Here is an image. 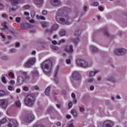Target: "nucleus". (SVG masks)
Returning a JSON list of instances; mask_svg holds the SVG:
<instances>
[{
  "label": "nucleus",
  "instance_id": "nucleus-1",
  "mask_svg": "<svg viewBox=\"0 0 127 127\" xmlns=\"http://www.w3.org/2000/svg\"><path fill=\"white\" fill-rule=\"evenodd\" d=\"M65 15V10L62 8L58 10L56 13V19L59 23L63 24V25H69L72 22V20L70 19V17H67L64 18L63 16Z\"/></svg>",
  "mask_w": 127,
  "mask_h": 127
},
{
  "label": "nucleus",
  "instance_id": "nucleus-2",
  "mask_svg": "<svg viewBox=\"0 0 127 127\" xmlns=\"http://www.w3.org/2000/svg\"><path fill=\"white\" fill-rule=\"evenodd\" d=\"M42 69L45 74H48L52 70V61L48 60L43 62L41 64Z\"/></svg>",
  "mask_w": 127,
  "mask_h": 127
},
{
  "label": "nucleus",
  "instance_id": "nucleus-3",
  "mask_svg": "<svg viewBox=\"0 0 127 127\" xmlns=\"http://www.w3.org/2000/svg\"><path fill=\"white\" fill-rule=\"evenodd\" d=\"M35 101V98H34L33 95L30 94L26 97L25 104L26 106H32V105L34 103Z\"/></svg>",
  "mask_w": 127,
  "mask_h": 127
},
{
  "label": "nucleus",
  "instance_id": "nucleus-4",
  "mask_svg": "<svg viewBox=\"0 0 127 127\" xmlns=\"http://www.w3.org/2000/svg\"><path fill=\"white\" fill-rule=\"evenodd\" d=\"M36 62V59L35 57L30 58L24 64V67L25 68H31Z\"/></svg>",
  "mask_w": 127,
  "mask_h": 127
},
{
  "label": "nucleus",
  "instance_id": "nucleus-5",
  "mask_svg": "<svg viewBox=\"0 0 127 127\" xmlns=\"http://www.w3.org/2000/svg\"><path fill=\"white\" fill-rule=\"evenodd\" d=\"M126 53H127V50L124 48L117 49L114 52L115 55H117V56H123Z\"/></svg>",
  "mask_w": 127,
  "mask_h": 127
},
{
  "label": "nucleus",
  "instance_id": "nucleus-6",
  "mask_svg": "<svg viewBox=\"0 0 127 127\" xmlns=\"http://www.w3.org/2000/svg\"><path fill=\"white\" fill-rule=\"evenodd\" d=\"M23 2H24V0H13L12 5L13 6L14 5V7H10L9 10H15V9L17 8L16 4H18V3H22Z\"/></svg>",
  "mask_w": 127,
  "mask_h": 127
},
{
  "label": "nucleus",
  "instance_id": "nucleus-7",
  "mask_svg": "<svg viewBox=\"0 0 127 127\" xmlns=\"http://www.w3.org/2000/svg\"><path fill=\"white\" fill-rule=\"evenodd\" d=\"M7 23L6 21H4L1 23L2 26L3 28L1 29L2 31H4V32H6V33H10V32H11V31L9 30V27L7 25Z\"/></svg>",
  "mask_w": 127,
  "mask_h": 127
},
{
  "label": "nucleus",
  "instance_id": "nucleus-8",
  "mask_svg": "<svg viewBox=\"0 0 127 127\" xmlns=\"http://www.w3.org/2000/svg\"><path fill=\"white\" fill-rule=\"evenodd\" d=\"M8 106V101L7 100L0 99V107L2 108V109H6L7 107Z\"/></svg>",
  "mask_w": 127,
  "mask_h": 127
},
{
  "label": "nucleus",
  "instance_id": "nucleus-9",
  "mask_svg": "<svg viewBox=\"0 0 127 127\" xmlns=\"http://www.w3.org/2000/svg\"><path fill=\"white\" fill-rule=\"evenodd\" d=\"M34 116L32 115H28L25 117L24 121L26 123H31L33 121H34Z\"/></svg>",
  "mask_w": 127,
  "mask_h": 127
},
{
  "label": "nucleus",
  "instance_id": "nucleus-10",
  "mask_svg": "<svg viewBox=\"0 0 127 127\" xmlns=\"http://www.w3.org/2000/svg\"><path fill=\"white\" fill-rule=\"evenodd\" d=\"M114 127V122L111 120H107L105 121L102 127Z\"/></svg>",
  "mask_w": 127,
  "mask_h": 127
},
{
  "label": "nucleus",
  "instance_id": "nucleus-11",
  "mask_svg": "<svg viewBox=\"0 0 127 127\" xmlns=\"http://www.w3.org/2000/svg\"><path fill=\"white\" fill-rule=\"evenodd\" d=\"M72 77L75 81H79V80L81 79V74L78 71L73 72Z\"/></svg>",
  "mask_w": 127,
  "mask_h": 127
},
{
  "label": "nucleus",
  "instance_id": "nucleus-12",
  "mask_svg": "<svg viewBox=\"0 0 127 127\" xmlns=\"http://www.w3.org/2000/svg\"><path fill=\"white\" fill-rule=\"evenodd\" d=\"M50 3L53 6H59L61 4V1L60 0H50Z\"/></svg>",
  "mask_w": 127,
  "mask_h": 127
},
{
  "label": "nucleus",
  "instance_id": "nucleus-13",
  "mask_svg": "<svg viewBox=\"0 0 127 127\" xmlns=\"http://www.w3.org/2000/svg\"><path fill=\"white\" fill-rule=\"evenodd\" d=\"M73 51V46L72 45H68L64 47V51L67 53H72Z\"/></svg>",
  "mask_w": 127,
  "mask_h": 127
},
{
  "label": "nucleus",
  "instance_id": "nucleus-14",
  "mask_svg": "<svg viewBox=\"0 0 127 127\" xmlns=\"http://www.w3.org/2000/svg\"><path fill=\"white\" fill-rule=\"evenodd\" d=\"M89 50L92 54H95L99 51V49L94 46H90L89 47Z\"/></svg>",
  "mask_w": 127,
  "mask_h": 127
},
{
  "label": "nucleus",
  "instance_id": "nucleus-15",
  "mask_svg": "<svg viewBox=\"0 0 127 127\" xmlns=\"http://www.w3.org/2000/svg\"><path fill=\"white\" fill-rule=\"evenodd\" d=\"M24 83V78L22 76H19L17 78L16 84L18 86H20Z\"/></svg>",
  "mask_w": 127,
  "mask_h": 127
},
{
  "label": "nucleus",
  "instance_id": "nucleus-16",
  "mask_svg": "<svg viewBox=\"0 0 127 127\" xmlns=\"http://www.w3.org/2000/svg\"><path fill=\"white\" fill-rule=\"evenodd\" d=\"M31 25L28 23H23L21 24L20 25L21 29H27V28H31Z\"/></svg>",
  "mask_w": 127,
  "mask_h": 127
},
{
  "label": "nucleus",
  "instance_id": "nucleus-17",
  "mask_svg": "<svg viewBox=\"0 0 127 127\" xmlns=\"http://www.w3.org/2000/svg\"><path fill=\"white\" fill-rule=\"evenodd\" d=\"M98 73H100V70H91L89 71V77H95Z\"/></svg>",
  "mask_w": 127,
  "mask_h": 127
},
{
  "label": "nucleus",
  "instance_id": "nucleus-18",
  "mask_svg": "<svg viewBox=\"0 0 127 127\" xmlns=\"http://www.w3.org/2000/svg\"><path fill=\"white\" fill-rule=\"evenodd\" d=\"M31 76L33 79L34 78H36V77H39V72L37 70H33L31 71Z\"/></svg>",
  "mask_w": 127,
  "mask_h": 127
},
{
  "label": "nucleus",
  "instance_id": "nucleus-19",
  "mask_svg": "<svg viewBox=\"0 0 127 127\" xmlns=\"http://www.w3.org/2000/svg\"><path fill=\"white\" fill-rule=\"evenodd\" d=\"M91 66V64H90L88 62L83 60L82 61V63L81 64V66L82 68H87L88 67H90Z\"/></svg>",
  "mask_w": 127,
  "mask_h": 127
},
{
  "label": "nucleus",
  "instance_id": "nucleus-20",
  "mask_svg": "<svg viewBox=\"0 0 127 127\" xmlns=\"http://www.w3.org/2000/svg\"><path fill=\"white\" fill-rule=\"evenodd\" d=\"M82 63L83 60L81 59H78L75 61V64L76 65V66H78V67H81Z\"/></svg>",
  "mask_w": 127,
  "mask_h": 127
},
{
  "label": "nucleus",
  "instance_id": "nucleus-21",
  "mask_svg": "<svg viewBox=\"0 0 127 127\" xmlns=\"http://www.w3.org/2000/svg\"><path fill=\"white\" fill-rule=\"evenodd\" d=\"M51 90V88L50 87H48L47 88H46L45 91V94L46 96H47L48 97H49L50 96V91Z\"/></svg>",
  "mask_w": 127,
  "mask_h": 127
},
{
  "label": "nucleus",
  "instance_id": "nucleus-22",
  "mask_svg": "<svg viewBox=\"0 0 127 127\" xmlns=\"http://www.w3.org/2000/svg\"><path fill=\"white\" fill-rule=\"evenodd\" d=\"M13 124L12 125L11 123H8V127H12L14 126V127H16L17 126V122L16 120H13Z\"/></svg>",
  "mask_w": 127,
  "mask_h": 127
},
{
  "label": "nucleus",
  "instance_id": "nucleus-23",
  "mask_svg": "<svg viewBox=\"0 0 127 127\" xmlns=\"http://www.w3.org/2000/svg\"><path fill=\"white\" fill-rule=\"evenodd\" d=\"M7 75L5 74H3L2 75L1 77V81L3 83V84H6V79L5 78V77H6Z\"/></svg>",
  "mask_w": 127,
  "mask_h": 127
},
{
  "label": "nucleus",
  "instance_id": "nucleus-24",
  "mask_svg": "<svg viewBox=\"0 0 127 127\" xmlns=\"http://www.w3.org/2000/svg\"><path fill=\"white\" fill-rule=\"evenodd\" d=\"M114 77L113 76V75H108L107 78H106V81H113L114 79Z\"/></svg>",
  "mask_w": 127,
  "mask_h": 127
},
{
  "label": "nucleus",
  "instance_id": "nucleus-25",
  "mask_svg": "<svg viewBox=\"0 0 127 127\" xmlns=\"http://www.w3.org/2000/svg\"><path fill=\"white\" fill-rule=\"evenodd\" d=\"M7 122V119L6 118H2L0 121V126H2V125H4Z\"/></svg>",
  "mask_w": 127,
  "mask_h": 127
},
{
  "label": "nucleus",
  "instance_id": "nucleus-26",
  "mask_svg": "<svg viewBox=\"0 0 127 127\" xmlns=\"http://www.w3.org/2000/svg\"><path fill=\"white\" fill-rule=\"evenodd\" d=\"M71 41L74 42L75 44H77V43H78L80 41V39H79L78 37H77L76 39L71 38Z\"/></svg>",
  "mask_w": 127,
  "mask_h": 127
},
{
  "label": "nucleus",
  "instance_id": "nucleus-27",
  "mask_svg": "<svg viewBox=\"0 0 127 127\" xmlns=\"http://www.w3.org/2000/svg\"><path fill=\"white\" fill-rule=\"evenodd\" d=\"M34 2L38 5H41L43 3V0H34Z\"/></svg>",
  "mask_w": 127,
  "mask_h": 127
},
{
  "label": "nucleus",
  "instance_id": "nucleus-28",
  "mask_svg": "<svg viewBox=\"0 0 127 127\" xmlns=\"http://www.w3.org/2000/svg\"><path fill=\"white\" fill-rule=\"evenodd\" d=\"M60 35L61 36H66V31L64 29L61 30L60 31Z\"/></svg>",
  "mask_w": 127,
  "mask_h": 127
},
{
  "label": "nucleus",
  "instance_id": "nucleus-29",
  "mask_svg": "<svg viewBox=\"0 0 127 127\" xmlns=\"http://www.w3.org/2000/svg\"><path fill=\"white\" fill-rule=\"evenodd\" d=\"M71 114L73 115L74 117H77L78 116V114H77V111L75 110V109L72 110L71 111Z\"/></svg>",
  "mask_w": 127,
  "mask_h": 127
},
{
  "label": "nucleus",
  "instance_id": "nucleus-30",
  "mask_svg": "<svg viewBox=\"0 0 127 127\" xmlns=\"http://www.w3.org/2000/svg\"><path fill=\"white\" fill-rule=\"evenodd\" d=\"M52 32H53V30H52V28L50 29H46L45 31V34L48 33L49 34L52 33Z\"/></svg>",
  "mask_w": 127,
  "mask_h": 127
},
{
  "label": "nucleus",
  "instance_id": "nucleus-31",
  "mask_svg": "<svg viewBox=\"0 0 127 127\" xmlns=\"http://www.w3.org/2000/svg\"><path fill=\"white\" fill-rule=\"evenodd\" d=\"M42 27H43V28H46V27H47V26H48V24H47V23L43 22L41 23Z\"/></svg>",
  "mask_w": 127,
  "mask_h": 127
},
{
  "label": "nucleus",
  "instance_id": "nucleus-32",
  "mask_svg": "<svg viewBox=\"0 0 127 127\" xmlns=\"http://www.w3.org/2000/svg\"><path fill=\"white\" fill-rule=\"evenodd\" d=\"M95 81H96V79H95V78H90L87 80V82L88 83H94V82H95Z\"/></svg>",
  "mask_w": 127,
  "mask_h": 127
},
{
  "label": "nucleus",
  "instance_id": "nucleus-33",
  "mask_svg": "<svg viewBox=\"0 0 127 127\" xmlns=\"http://www.w3.org/2000/svg\"><path fill=\"white\" fill-rule=\"evenodd\" d=\"M52 29L53 30H56L58 28V25L55 24L52 26Z\"/></svg>",
  "mask_w": 127,
  "mask_h": 127
},
{
  "label": "nucleus",
  "instance_id": "nucleus-34",
  "mask_svg": "<svg viewBox=\"0 0 127 127\" xmlns=\"http://www.w3.org/2000/svg\"><path fill=\"white\" fill-rule=\"evenodd\" d=\"M51 48L53 49V50H55V51H57L58 50V49H59V48L58 47L53 46V45L51 46Z\"/></svg>",
  "mask_w": 127,
  "mask_h": 127
},
{
  "label": "nucleus",
  "instance_id": "nucleus-35",
  "mask_svg": "<svg viewBox=\"0 0 127 127\" xmlns=\"http://www.w3.org/2000/svg\"><path fill=\"white\" fill-rule=\"evenodd\" d=\"M59 70V67H57L55 70V73H54V76L55 77H57V74H58V71Z\"/></svg>",
  "mask_w": 127,
  "mask_h": 127
},
{
  "label": "nucleus",
  "instance_id": "nucleus-36",
  "mask_svg": "<svg viewBox=\"0 0 127 127\" xmlns=\"http://www.w3.org/2000/svg\"><path fill=\"white\" fill-rule=\"evenodd\" d=\"M65 42L66 41L64 39H61L59 41L58 43V45H61L62 43H65Z\"/></svg>",
  "mask_w": 127,
  "mask_h": 127
},
{
  "label": "nucleus",
  "instance_id": "nucleus-37",
  "mask_svg": "<svg viewBox=\"0 0 127 127\" xmlns=\"http://www.w3.org/2000/svg\"><path fill=\"white\" fill-rule=\"evenodd\" d=\"M65 62L66 64H68V65H71V59H67L65 60Z\"/></svg>",
  "mask_w": 127,
  "mask_h": 127
},
{
  "label": "nucleus",
  "instance_id": "nucleus-38",
  "mask_svg": "<svg viewBox=\"0 0 127 127\" xmlns=\"http://www.w3.org/2000/svg\"><path fill=\"white\" fill-rule=\"evenodd\" d=\"M15 105L18 108H20V106H21V103L19 101H17L15 103Z\"/></svg>",
  "mask_w": 127,
  "mask_h": 127
},
{
  "label": "nucleus",
  "instance_id": "nucleus-39",
  "mask_svg": "<svg viewBox=\"0 0 127 127\" xmlns=\"http://www.w3.org/2000/svg\"><path fill=\"white\" fill-rule=\"evenodd\" d=\"M16 51L17 50L15 48H12L10 50V52H11V53H15Z\"/></svg>",
  "mask_w": 127,
  "mask_h": 127
},
{
  "label": "nucleus",
  "instance_id": "nucleus-40",
  "mask_svg": "<svg viewBox=\"0 0 127 127\" xmlns=\"http://www.w3.org/2000/svg\"><path fill=\"white\" fill-rule=\"evenodd\" d=\"M31 17H34L35 16V11L34 10L31 11Z\"/></svg>",
  "mask_w": 127,
  "mask_h": 127
},
{
  "label": "nucleus",
  "instance_id": "nucleus-41",
  "mask_svg": "<svg viewBox=\"0 0 127 127\" xmlns=\"http://www.w3.org/2000/svg\"><path fill=\"white\" fill-rule=\"evenodd\" d=\"M8 76L11 78H12V79H14V74L12 72H9Z\"/></svg>",
  "mask_w": 127,
  "mask_h": 127
},
{
  "label": "nucleus",
  "instance_id": "nucleus-42",
  "mask_svg": "<svg viewBox=\"0 0 127 127\" xmlns=\"http://www.w3.org/2000/svg\"><path fill=\"white\" fill-rule=\"evenodd\" d=\"M1 60H8V57L6 56H3L1 57Z\"/></svg>",
  "mask_w": 127,
  "mask_h": 127
},
{
  "label": "nucleus",
  "instance_id": "nucleus-43",
  "mask_svg": "<svg viewBox=\"0 0 127 127\" xmlns=\"http://www.w3.org/2000/svg\"><path fill=\"white\" fill-rule=\"evenodd\" d=\"M4 95H5L4 91L0 90V97H3V96H4Z\"/></svg>",
  "mask_w": 127,
  "mask_h": 127
},
{
  "label": "nucleus",
  "instance_id": "nucleus-44",
  "mask_svg": "<svg viewBox=\"0 0 127 127\" xmlns=\"http://www.w3.org/2000/svg\"><path fill=\"white\" fill-rule=\"evenodd\" d=\"M68 109H71L73 107V103L72 102L70 101L68 104Z\"/></svg>",
  "mask_w": 127,
  "mask_h": 127
},
{
  "label": "nucleus",
  "instance_id": "nucleus-45",
  "mask_svg": "<svg viewBox=\"0 0 127 127\" xmlns=\"http://www.w3.org/2000/svg\"><path fill=\"white\" fill-rule=\"evenodd\" d=\"M103 33H104V34L106 35V36H109V33L108 32V30H104Z\"/></svg>",
  "mask_w": 127,
  "mask_h": 127
},
{
  "label": "nucleus",
  "instance_id": "nucleus-46",
  "mask_svg": "<svg viewBox=\"0 0 127 127\" xmlns=\"http://www.w3.org/2000/svg\"><path fill=\"white\" fill-rule=\"evenodd\" d=\"M92 5H93V6H98L99 5V2L98 1L94 2Z\"/></svg>",
  "mask_w": 127,
  "mask_h": 127
},
{
  "label": "nucleus",
  "instance_id": "nucleus-47",
  "mask_svg": "<svg viewBox=\"0 0 127 127\" xmlns=\"http://www.w3.org/2000/svg\"><path fill=\"white\" fill-rule=\"evenodd\" d=\"M24 9H28L30 8V5L27 4L24 6Z\"/></svg>",
  "mask_w": 127,
  "mask_h": 127
},
{
  "label": "nucleus",
  "instance_id": "nucleus-48",
  "mask_svg": "<svg viewBox=\"0 0 127 127\" xmlns=\"http://www.w3.org/2000/svg\"><path fill=\"white\" fill-rule=\"evenodd\" d=\"M9 83L10 85H14V84H15V81L13 80H11L9 81Z\"/></svg>",
  "mask_w": 127,
  "mask_h": 127
},
{
  "label": "nucleus",
  "instance_id": "nucleus-49",
  "mask_svg": "<svg viewBox=\"0 0 127 127\" xmlns=\"http://www.w3.org/2000/svg\"><path fill=\"white\" fill-rule=\"evenodd\" d=\"M74 34L76 36H79V35H80V32H79L78 30L75 31L74 32Z\"/></svg>",
  "mask_w": 127,
  "mask_h": 127
},
{
  "label": "nucleus",
  "instance_id": "nucleus-50",
  "mask_svg": "<svg viewBox=\"0 0 127 127\" xmlns=\"http://www.w3.org/2000/svg\"><path fill=\"white\" fill-rule=\"evenodd\" d=\"M42 14L44 15H46V14H47V11L46 10H43L42 11Z\"/></svg>",
  "mask_w": 127,
  "mask_h": 127
},
{
  "label": "nucleus",
  "instance_id": "nucleus-51",
  "mask_svg": "<svg viewBox=\"0 0 127 127\" xmlns=\"http://www.w3.org/2000/svg\"><path fill=\"white\" fill-rule=\"evenodd\" d=\"M21 19L19 17H17L16 18V22H20Z\"/></svg>",
  "mask_w": 127,
  "mask_h": 127
},
{
  "label": "nucleus",
  "instance_id": "nucleus-52",
  "mask_svg": "<svg viewBox=\"0 0 127 127\" xmlns=\"http://www.w3.org/2000/svg\"><path fill=\"white\" fill-rule=\"evenodd\" d=\"M19 46H20V43L17 42V43H16L15 44V47L16 48H18V47H19Z\"/></svg>",
  "mask_w": 127,
  "mask_h": 127
},
{
  "label": "nucleus",
  "instance_id": "nucleus-53",
  "mask_svg": "<svg viewBox=\"0 0 127 127\" xmlns=\"http://www.w3.org/2000/svg\"><path fill=\"white\" fill-rule=\"evenodd\" d=\"M25 80H29L30 79V76L27 75L24 77Z\"/></svg>",
  "mask_w": 127,
  "mask_h": 127
},
{
  "label": "nucleus",
  "instance_id": "nucleus-54",
  "mask_svg": "<svg viewBox=\"0 0 127 127\" xmlns=\"http://www.w3.org/2000/svg\"><path fill=\"white\" fill-rule=\"evenodd\" d=\"M89 89L90 91H94L95 89V87L94 86V85H91L90 86Z\"/></svg>",
  "mask_w": 127,
  "mask_h": 127
},
{
  "label": "nucleus",
  "instance_id": "nucleus-55",
  "mask_svg": "<svg viewBox=\"0 0 127 127\" xmlns=\"http://www.w3.org/2000/svg\"><path fill=\"white\" fill-rule=\"evenodd\" d=\"M0 36H1L3 39H5V36L2 34V33H0Z\"/></svg>",
  "mask_w": 127,
  "mask_h": 127
},
{
  "label": "nucleus",
  "instance_id": "nucleus-56",
  "mask_svg": "<svg viewBox=\"0 0 127 127\" xmlns=\"http://www.w3.org/2000/svg\"><path fill=\"white\" fill-rule=\"evenodd\" d=\"M53 110H54L53 107H50V108L48 109V111L49 113H50V112H51L52 111H53Z\"/></svg>",
  "mask_w": 127,
  "mask_h": 127
},
{
  "label": "nucleus",
  "instance_id": "nucleus-57",
  "mask_svg": "<svg viewBox=\"0 0 127 127\" xmlns=\"http://www.w3.org/2000/svg\"><path fill=\"white\" fill-rule=\"evenodd\" d=\"M39 19H42L43 20H45V19H46V18H45L44 17V16H42V15H40V16H39Z\"/></svg>",
  "mask_w": 127,
  "mask_h": 127
},
{
  "label": "nucleus",
  "instance_id": "nucleus-58",
  "mask_svg": "<svg viewBox=\"0 0 127 127\" xmlns=\"http://www.w3.org/2000/svg\"><path fill=\"white\" fill-rule=\"evenodd\" d=\"M52 44L54 45H57V44H58V43L57 42V41H56L55 40H54V41H52Z\"/></svg>",
  "mask_w": 127,
  "mask_h": 127
},
{
  "label": "nucleus",
  "instance_id": "nucleus-59",
  "mask_svg": "<svg viewBox=\"0 0 127 127\" xmlns=\"http://www.w3.org/2000/svg\"><path fill=\"white\" fill-rule=\"evenodd\" d=\"M2 17H3V18H7V14H2Z\"/></svg>",
  "mask_w": 127,
  "mask_h": 127
},
{
  "label": "nucleus",
  "instance_id": "nucleus-60",
  "mask_svg": "<svg viewBox=\"0 0 127 127\" xmlns=\"http://www.w3.org/2000/svg\"><path fill=\"white\" fill-rule=\"evenodd\" d=\"M4 6L2 3H0V9H3Z\"/></svg>",
  "mask_w": 127,
  "mask_h": 127
},
{
  "label": "nucleus",
  "instance_id": "nucleus-61",
  "mask_svg": "<svg viewBox=\"0 0 127 127\" xmlns=\"http://www.w3.org/2000/svg\"><path fill=\"white\" fill-rule=\"evenodd\" d=\"M71 97L73 98V99H76V95L75 94V93H71Z\"/></svg>",
  "mask_w": 127,
  "mask_h": 127
},
{
  "label": "nucleus",
  "instance_id": "nucleus-62",
  "mask_svg": "<svg viewBox=\"0 0 127 127\" xmlns=\"http://www.w3.org/2000/svg\"><path fill=\"white\" fill-rule=\"evenodd\" d=\"M8 89L9 90V91H12L13 90V88H12V86H8Z\"/></svg>",
  "mask_w": 127,
  "mask_h": 127
},
{
  "label": "nucleus",
  "instance_id": "nucleus-63",
  "mask_svg": "<svg viewBox=\"0 0 127 127\" xmlns=\"http://www.w3.org/2000/svg\"><path fill=\"white\" fill-rule=\"evenodd\" d=\"M80 112H84L85 111V108L83 107H81L79 108Z\"/></svg>",
  "mask_w": 127,
  "mask_h": 127
},
{
  "label": "nucleus",
  "instance_id": "nucleus-64",
  "mask_svg": "<svg viewBox=\"0 0 127 127\" xmlns=\"http://www.w3.org/2000/svg\"><path fill=\"white\" fill-rule=\"evenodd\" d=\"M23 91H25V92H27L28 91V87L25 86L23 88Z\"/></svg>",
  "mask_w": 127,
  "mask_h": 127
}]
</instances>
